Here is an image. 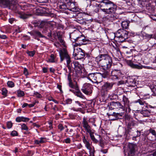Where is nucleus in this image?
<instances>
[{
	"mask_svg": "<svg viewBox=\"0 0 156 156\" xmlns=\"http://www.w3.org/2000/svg\"><path fill=\"white\" fill-rule=\"evenodd\" d=\"M87 78L91 81L97 84L102 81L101 75L99 73H89L88 75Z\"/></svg>",
	"mask_w": 156,
	"mask_h": 156,
	"instance_id": "obj_8",
	"label": "nucleus"
},
{
	"mask_svg": "<svg viewBox=\"0 0 156 156\" xmlns=\"http://www.w3.org/2000/svg\"><path fill=\"white\" fill-rule=\"evenodd\" d=\"M100 151L101 152H102L103 154H106L108 152V149H101L100 150Z\"/></svg>",
	"mask_w": 156,
	"mask_h": 156,
	"instance_id": "obj_55",
	"label": "nucleus"
},
{
	"mask_svg": "<svg viewBox=\"0 0 156 156\" xmlns=\"http://www.w3.org/2000/svg\"><path fill=\"white\" fill-rule=\"evenodd\" d=\"M58 129L60 130V131H62L64 129V127L63 126V125L61 124H60L58 126Z\"/></svg>",
	"mask_w": 156,
	"mask_h": 156,
	"instance_id": "obj_44",
	"label": "nucleus"
},
{
	"mask_svg": "<svg viewBox=\"0 0 156 156\" xmlns=\"http://www.w3.org/2000/svg\"><path fill=\"white\" fill-rule=\"evenodd\" d=\"M136 132H137V135L136 136L133 137V140H136V138L137 137L140 136L141 135V133L140 131H139L137 130Z\"/></svg>",
	"mask_w": 156,
	"mask_h": 156,
	"instance_id": "obj_43",
	"label": "nucleus"
},
{
	"mask_svg": "<svg viewBox=\"0 0 156 156\" xmlns=\"http://www.w3.org/2000/svg\"><path fill=\"white\" fill-rule=\"evenodd\" d=\"M120 71L118 69L113 70L111 72V76L118 75V73H120Z\"/></svg>",
	"mask_w": 156,
	"mask_h": 156,
	"instance_id": "obj_34",
	"label": "nucleus"
},
{
	"mask_svg": "<svg viewBox=\"0 0 156 156\" xmlns=\"http://www.w3.org/2000/svg\"><path fill=\"white\" fill-rule=\"evenodd\" d=\"M15 19L13 18H10L9 19V22L11 23H12L15 21Z\"/></svg>",
	"mask_w": 156,
	"mask_h": 156,
	"instance_id": "obj_58",
	"label": "nucleus"
},
{
	"mask_svg": "<svg viewBox=\"0 0 156 156\" xmlns=\"http://www.w3.org/2000/svg\"><path fill=\"white\" fill-rule=\"evenodd\" d=\"M33 34L34 35L37 36L39 37H43V36L42 35V34L40 32L37 31H35L33 32Z\"/></svg>",
	"mask_w": 156,
	"mask_h": 156,
	"instance_id": "obj_38",
	"label": "nucleus"
},
{
	"mask_svg": "<svg viewBox=\"0 0 156 156\" xmlns=\"http://www.w3.org/2000/svg\"><path fill=\"white\" fill-rule=\"evenodd\" d=\"M63 141L67 144H70L71 143V140L70 138H68L65 139H64Z\"/></svg>",
	"mask_w": 156,
	"mask_h": 156,
	"instance_id": "obj_49",
	"label": "nucleus"
},
{
	"mask_svg": "<svg viewBox=\"0 0 156 156\" xmlns=\"http://www.w3.org/2000/svg\"><path fill=\"white\" fill-rule=\"evenodd\" d=\"M83 51L80 48H75L74 49L73 55L77 59L83 58L85 56Z\"/></svg>",
	"mask_w": 156,
	"mask_h": 156,
	"instance_id": "obj_11",
	"label": "nucleus"
},
{
	"mask_svg": "<svg viewBox=\"0 0 156 156\" xmlns=\"http://www.w3.org/2000/svg\"><path fill=\"white\" fill-rule=\"evenodd\" d=\"M114 83L108 82H105L101 87V92L104 95L107 94L112 88Z\"/></svg>",
	"mask_w": 156,
	"mask_h": 156,
	"instance_id": "obj_9",
	"label": "nucleus"
},
{
	"mask_svg": "<svg viewBox=\"0 0 156 156\" xmlns=\"http://www.w3.org/2000/svg\"><path fill=\"white\" fill-rule=\"evenodd\" d=\"M69 87L73 89H75V90H78V86L76 82L75 85L72 82V81L69 82Z\"/></svg>",
	"mask_w": 156,
	"mask_h": 156,
	"instance_id": "obj_27",
	"label": "nucleus"
},
{
	"mask_svg": "<svg viewBox=\"0 0 156 156\" xmlns=\"http://www.w3.org/2000/svg\"><path fill=\"white\" fill-rule=\"evenodd\" d=\"M33 96H35L37 98H41L42 97V95L37 92L34 91V93Z\"/></svg>",
	"mask_w": 156,
	"mask_h": 156,
	"instance_id": "obj_37",
	"label": "nucleus"
},
{
	"mask_svg": "<svg viewBox=\"0 0 156 156\" xmlns=\"http://www.w3.org/2000/svg\"><path fill=\"white\" fill-rule=\"evenodd\" d=\"M7 38L6 35H1L0 34V38L2 39H7Z\"/></svg>",
	"mask_w": 156,
	"mask_h": 156,
	"instance_id": "obj_52",
	"label": "nucleus"
},
{
	"mask_svg": "<svg viewBox=\"0 0 156 156\" xmlns=\"http://www.w3.org/2000/svg\"><path fill=\"white\" fill-rule=\"evenodd\" d=\"M150 88L153 92L152 95L153 96H156V85L154 84L151 85Z\"/></svg>",
	"mask_w": 156,
	"mask_h": 156,
	"instance_id": "obj_28",
	"label": "nucleus"
},
{
	"mask_svg": "<svg viewBox=\"0 0 156 156\" xmlns=\"http://www.w3.org/2000/svg\"><path fill=\"white\" fill-rule=\"evenodd\" d=\"M76 90L75 95L77 97L82 98H83L84 96L82 93L79 90V87H78V90Z\"/></svg>",
	"mask_w": 156,
	"mask_h": 156,
	"instance_id": "obj_30",
	"label": "nucleus"
},
{
	"mask_svg": "<svg viewBox=\"0 0 156 156\" xmlns=\"http://www.w3.org/2000/svg\"><path fill=\"white\" fill-rule=\"evenodd\" d=\"M55 56L53 54H51L50 55V58L48 59V62H55Z\"/></svg>",
	"mask_w": 156,
	"mask_h": 156,
	"instance_id": "obj_31",
	"label": "nucleus"
},
{
	"mask_svg": "<svg viewBox=\"0 0 156 156\" xmlns=\"http://www.w3.org/2000/svg\"><path fill=\"white\" fill-rule=\"evenodd\" d=\"M60 43L64 46H65V41L64 40L62 39V38H60L59 40H58Z\"/></svg>",
	"mask_w": 156,
	"mask_h": 156,
	"instance_id": "obj_53",
	"label": "nucleus"
},
{
	"mask_svg": "<svg viewBox=\"0 0 156 156\" xmlns=\"http://www.w3.org/2000/svg\"><path fill=\"white\" fill-rule=\"evenodd\" d=\"M57 88L60 91H62V86L59 85H58L57 86Z\"/></svg>",
	"mask_w": 156,
	"mask_h": 156,
	"instance_id": "obj_63",
	"label": "nucleus"
},
{
	"mask_svg": "<svg viewBox=\"0 0 156 156\" xmlns=\"http://www.w3.org/2000/svg\"><path fill=\"white\" fill-rule=\"evenodd\" d=\"M23 73L26 76H27L29 74L28 70L26 68H24Z\"/></svg>",
	"mask_w": 156,
	"mask_h": 156,
	"instance_id": "obj_50",
	"label": "nucleus"
},
{
	"mask_svg": "<svg viewBox=\"0 0 156 156\" xmlns=\"http://www.w3.org/2000/svg\"><path fill=\"white\" fill-rule=\"evenodd\" d=\"M127 83L128 84V86L130 87H134L136 84V81L134 78L133 77L129 76L127 78L126 80Z\"/></svg>",
	"mask_w": 156,
	"mask_h": 156,
	"instance_id": "obj_17",
	"label": "nucleus"
},
{
	"mask_svg": "<svg viewBox=\"0 0 156 156\" xmlns=\"http://www.w3.org/2000/svg\"><path fill=\"white\" fill-rule=\"evenodd\" d=\"M130 22L128 21H123L121 23V26L123 29H127L129 26Z\"/></svg>",
	"mask_w": 156,
	"mask_h": 156,
	"instance_id": "obj_26",
	"label": "nucleus"
},
{
	"mask_svg": "<svg viewBox=\"0 0 156 156\" xmlns=\"http://www.w3.org/2000/svg\"><path fill=\"white\" fill-rule=\"evenodd\" d=\"M138 4L140 7H145L149 11L152 12L154 11L155 6H156V0H140L139 1Z\"/></svg>",
	"mask_w": 156,
	"mask_h": 156,
	"instance_id": "obj_6",
	"label": "nucleus"
},
{
	"mask_svg": "<svg viewBox=\"0 0 156 156\" xmlns=\"http://www.w3.org/2000/svg\"><path fill=\"white\" fill-rule=\"evenodd\" d=\"M112 76V78L113 80H115V79H118V75H112L111 76Z\"/></svg>",
	"mask_w": 156,
	"mask_h": 156,
	"instance_id": "obj_54",
	"label": "nucleus"
},
{
	"mask_svg": "<svg viewBox=\"0 0 156 156\" xmlns=\"http://www.w3.org/2000/svg\"><path fill=\"white\" fill-rule=\"evenodd\" d=\"M7 126L8 128H11L12 126V124L11 122H7Z\"/></svg>",
	"mask_w": 156,
	"mask_h": 156,
	"instance_id": "obj_46",
	"label": "nucleus"
},
{
	"mask_svg": "<svg viewBox=\"0 0 156 156\" xmlns=\"http://www.w3.org/2000/svg\"><path fill=\"white\" fill-rule=\"evenodd\" d=\"M96 60L100 62L102 66L108 69L111 67L112 64L111 57L107 54H101L96 58Z\"/></svg>",
	"mask_w": 156,
	"mask_h": 156,
	"instance_id": "obj_4",
	"label": "nucleus"
},
{
	"mask_svg": "<svg viewBox=\"0 0 156 156\" xmlns=\"http://www.w3.org/2000/svg\"><path fill=\"white\" fill-rule=\"evenodd\" d=\"M68 9L73 12H77L79 9L77 6V4L75 2L69 1L67 3Z\"/></svg>",
	"mask_w": 156,
	"mask_h": 156,
	"instance_id": "obj_13",
	"label": "nucleus"
},
{
	"mask_svg": "<svg viewBox=\"0 0 156 156\" xmlns=\"http://www.w3.org/2000/svg\"><path fill=\"white\" fill-rule=\"evenodd\" d=\"M59 8L61 9H68V7L67 6V3L66 5L65 3H62L59 5Z\"/></svg>",
	"mask_w": 156,
	"mask_h": 156,
	"instance_id": "obj_33",
	"label": "nucleus"
},
{
	"mask_svg": "<svg viewBox=\"0 0 156 156\" xmlns=\"http://www.w3.org/2000/svg\"><path fill=\"white\" fill-rule=\"evenodd\" d=\"M8 86L10 87H12L14 86V83L12 81H9L7 83Z\"/></svg>",
	"mask_w": 156,
	"mask_h": 156,
	"instance_id": "obj_39",
	"label": "nucleus"
},
{
	"mask_svg": "<svg viewBox=\"0 0 156 156\" xmlns=\"http://www.w3.org/2000/svg\"><path fill=\"white\" fill-rule=\"evenodd\" d=\"M35 104V103H33L32 104H28V106L29 108H31L34 107V105Z\"/></svg>",
	"mask_w": 156,
	"mask_h": 156,
	"instance_id": "obj_61",
	"label": "nucleus"
},
{
	"mask_svg": "<svg viewBox=\"0 0 156 156\" xmlns=\"http://www.w3.org/2000/svg\"><path fill=\"white\" fill-rule=\"evenodd\" d=\"M92 88L91 84L88 83H85L83 85L81 90L86 94L90 95L92 93Z\"/></svg>",
	"mask_w": 156,
	"mask_h": 156,
	"instance_id": "obj_12",
	"label": "nucleus"
},
{
	"mask_svg": "<svg viewBox=\"0 0 156 156\" xmlns=\"http://www.w3.org/2000/svg\"><path fill=\"white\" fill-rule=\"evenodd\" d=\"M99 74L101 75V78L103 77L105 78L108 76L109 74V72L108 70H104L102 73H100Z\"/></svg>",
	"mask_w": 156,
	"mask_h": 156,
	"instance_id": "obj_24",
	"label": "nucleus"
},
{
	"mask_svg": "<svg viewBox=\"0 0 156 156\" xmlns=\"http://www.w3.org/2000/svg\"><path fill=\"white\" fill-rule=\"evenodd\" d=\"M21 126L22 129L24 130L27 131L28 130V128L25 124H23L21 125Z\"/></svg>",
	"mask_w": 156,
	"mask_h": 156,
	"instance_id": "obj_40",
	"label": "nucleus"
},
{
	"mask_svg": "<svg viewBox=\"0 0 156 156\" xmlns=\"http://www.w3.org/2000/svg\"><path fill=\"white\" fill-rule=\"evenodd\" d=\"M144 37H145L147 39H150L153 37V34H145V35H144Z\"/></svg>",
	"mask_w": 156,
	"mask_h": 156,
	"instance_id": "obj_41",
	"label": "nucleus"
},
{
	"mask_svg": "<svg viewBox=\"0 0 156 156\" xmlns=\"http://www.w3.org/2000/svg\"><path fill=\"white\" fill-rule=\"evenodd\" d=\"M110 108L112 109H117L119 112V113L114 112L112 114L107 113L110 120H113L117 119L118 115H121V114L124 113L126 111L125 110V107H124L122 105L119 101H113L111 102Z\"/></svg>",
	"mask_w": 156,
	"mask_h": 156,
	"instance_id": "obj_2",
	"label": "nucleus"
},
{
	"mask_svg": "<svg viewBox=\"0 0 156 156\" xmlns=\"http://www.w3.org/2000/svg\"><path fill=\"white\" fill-rule=\"evenodd\" d=\"M77 22L81 24H83L84 23V20H78L77 21Z\"/></svg>",
	"mask_w": 156,
	"mask_h": 156,
	"instance_id": "obj_60",
	"label": "nucleus"
},
{
	"mask_svg": "<svg viewBox=\"0 0 156 156\" xmlns=\"http://www.w3.org/2000/svg\"><path fill=\"white\" fill-rule=\"evenodd\" d=\"M74 66V69L76 70L80 71L82 68L81 65L77 61H75L73 62Z\"/></svg>",
	"mask_w": 156,
	"mask_h": 156,
	"instance_id": "obj_19",
	"label": "nucleus"
},
{
	"mask_svg": "<svg viewBox=\"0 0 156 156\" xmlns=\"http://www.w3.org/2000/svg\"><path fill=\"white\" fill-rule=\"evenodd\" d=\"M28 104L27 103H24L23 105H22V107L23 108H24L25 107H26V106H28Z\"/></svg>",
	"mask_w": 156,
	"mask_h": 156,
	"instance_id": "obj_64",
	"label": "nucleus"
},
{
	"mask_svg": "<svg viewBox=\"0 0 156 156\" xmlns=\"http://www.w3.org/2000/svg\"><path fill=\"white\" fill-rule=\"evenodd\" d=\"M47 24V23L45 21H42L40 24V27H44V26Z\"/></svg>",
	"mask_w": 156,
	"mask_h": 156,
	"instance_id": "obj_47",
	"label": "nucleus"
},
{
	"mask_svg": "<svg viewBox=\"0 0 156 156\" xmlns=\"http://www.w3.org/2000/svg\"><path fill=\"white\" fill-rule=\"evenodd\" d=\"M143 68L148 69H153L152 67L148 66H143Z\"/></svg>",
	"mask_w": 156,
	"mask_h": 156,
	"instance_id": "obj_59",
	"label": "nucleus"
},
{
	"mask_svg": "<svg viewBox=\"0 0 156 156\" xmlns=\"http://www.w3.org/2000/svg\"><path fill=\"white\" fill-rule=\"evenodd\" d=\"M99 8L105 14H108L105 18L109 21H113L117 19L118 16L115 14L117 6L113 2L109 0H103L99 4L93 1L91 5Z\"/></svg>",
	"mask_w": 156,
	"mask_h": 156,
	"instance_id": "obj_1",
	"label": "nucleus"
},
{
	"mask_svg": "<svg viewBox=\"0 0 156 156\" xmlns=\"http://www.w3.org/2000/svg\"><path fill=\"white\" fill-rule=\"evenodd\" d=\"M136 147V145L130 143L129 144L128 156H133L134 155L135 149Z\"/></svg>",
	"mask_w": 156,
	"mask_h": 156,
	"instance_id": "obj_16",
	"label": "nucleus"
},
{
	"mask_svg": "<svg viewBox=\"0 0 156 156\" xmlns=\"http://www.w3.org/2000/svg\"><path fill=\"white\" fill-rule=\"evenodd\" d=\"M15 31L16 33H19L21 31L19 27H18L17 29H16Z\"/></svg>",
	"mask_w": 156,
	"mask_h": 156,
	"instance_id": "obj_57",
	"label": "nucleus"
},
{
	"mask_svg": "<svg viewBox=\"0 0 156 156\" xmlns=\"http://www.w3.org/2000/svg\"><path fill=\"white\" fill-rule=\"evenodd\" d=\"M72 102V100L70 99H68L66 100V103L67 104H70Z\"/></svg>",
	"mask_w": 156,
	"mask_h": 156,
	"instance_id": "obj_56",
	"label": "nucleus"
},
{
	"mask_svg": "<svg viewBox=\"0 0 156 156\" xmlns=\"http://www.w3.org/2000/svg\"><path fill=\"white\" fill-rule=\"evenodd\" d=\"M130 33L123 29H119L116 32L115 36L118 38L120 40L121 42L126 41L129 36Z\"/></svg>",
	"mask_w": 156,
	"mask_h": 156,
	"instance_id": "obj_7",
	"label": "nucleus"
},
{
	"mask_svg": "<svg viewBox=\"0 0 156 156\" xmlns=\"http://www.w3.org/2000/svg\"><path fill=\"white\" fill-rule=\"evenodd\" d=\"M122 101L124 102V105L126 108V112H129L131 109L129 106V101L128 98L125 95H123V96Z\"/></svg>",
	"mask_w": 156,
	"mask_h": 156,
	"instance_id": "obj_15",
	"label": "nucleus"
},
{
	"mask_svg": "<svg viewBox=\"0 0 156 156\" xmlns=\"http://www.w3.org/2000/svg\"><path fill=\"white\" fill-rule=\"evenodd\" d=\"M71 73L69 72V74L67 76V79L69 81V82L72 81V78L71 77Z\"/></svg>",
	"mask_w": 156,
	"mask_h": 156,
	"instance_id": "obj_48",
	"label": "nucleus"
},
{
	"mask_svg": "<svg viewBox=\"0 0 156 156\" xmlns=\"http://www.w3.org/2000/svg\"><path fill=\"white\" fill-rule=\"evenodd\" d=\"M27 54H28L29 56L30 57H33L35 54V51H28L27 52Z\"/></svg>",
	"mask_w": 156,
	"mask_h": 156,
	"instance_id": "obj_36",
	"label": "nucleus"
},
{
	"mask_svg": "<svg viewBox=\"0 0 156 156\" xmlns=\"http://www.w3.org/2000/svg\"><path fill=\"white\" fill-rule=\"evenodd\" d=\"M11 134L13 136H16L17 135V132L16 131L14 130L12 132Z\"/></svg>",
	"mask_w": 156,
	"mask_h": 156,
	"instance_id": "obj_51",
	"label": "nucleus"
},
{
	"mask_svg": "<svg viewBox=\"0 0 156 156\" xmlns=\"http://www.w3.org/2000/svg\"><path fill=\"white\" fill-rule=\"evenodd\" d=\"M136 102H138L141 105H145L146 107L148 109L150 108H154V107H152L151 105H147V103L145 102L142 99H138L137 100V101H136Z\"/></svg>",
	"mask_w": 156,
	"mask_h": 156,
	"instance_id": "obj_20",
	"label": "nucleus"
},
{
	"mask_svg": "<svg viewBox=\"0 0 156 156\" xmlns=\"http://www.w3.org/2000/svg\"><path fill=\"white\" fill-rule=\"evenodd\" d=\"M47 141V140L45 138L41 137L40 139V140H35L34 142L35 144H39L45 143Z\"/></svg>",
	"mask_w": 156,
	"mask_h": 156,
	"instance_id": "obj_23",
	"label": "nucleus"
},
{
	"mask_svg": "<svg viewBox=\"0 0 156 156\" xmlns=\"http://www.w3.org/2000/svg\"><path fill=\"white\" fill-rule=\"evenodd\" d=\"M95 122V120L94 118H90L88 119L86 117H84L83 119L81 125L86 131V133L89 134L91 139L93 142L97 143L98 142V140L95 138L94 135V132L92 131L91 128L88 123L89 122H91L93 124L94 126H96V125L94 124Z\"/></svg>",
	"mask_w": 156,
	"mask_h": 156,
	"instance_id": "obj_3",
	"label": "nucleus"
},
{
	"mask_svg": "<svg viewBox=\"0 0 156 156\" xmlns=\"http://www.w3.org/2000/svg\"><path fill=\"white\" fill-rule=\"evenodd\" d=\"M30 119L28 118L24 117L23 116L18 117L16 119V120L17 122H26L29 121Z\"/></svg>",
	"mask_w": 156,
	"mask_h": 156,
	"instance_id": "obj_21",
	"label": "nucleus"
},
{
	"mask_svg": "<svg viewBox=\"0 0 156 156\" xmlns=\"http://www.w3.org/2000/svg\"><path fill=\"white\" fill-rule=\"evenodd\" d=\"M130 66L131 67L133 68L137 69H141L143 68V66L140 64H135L132 63L130 64Z\"/></svg>",
	"mask_w": 156,
	"mask_h": 156,
	"instance_id": "obj_25",
	"label": "nucleus"
},
{
	"mask_svg": "<svg viewBox=\"0 0 156 156\" xmlns=\"http://www.w3.org/2000/svg\"><path fill=\"white\" fill-rule=\"evenodd\" d=\"M75 44H74L75 47L77 46H80L82 45L85 44L84 43L86 40L84 36H81L80 37H77L76 38H73Z\"/></svg>",
	"mask_w": 156,
	"mask_h": 156,
	"instance_id": "obj_14",
	"label": "nucleus"
},
{
	"mask_svg": "<svg viewBox=\"0 0 156 156\" xmlns=\"http://www.w3.org/2000/svg\"><path fill=\"white\" fill-rule=\"evenodd\" d=\"M82 138V140L85 145V147L89 150V156H94L95 151L94 147L91 145L89 141L86 139L85 136H83Z\"/></svg>",
	"mask_w": 156,
	"mask_h": 156,
	"instance_id": "obj_10",
	"label": "nucleus"
},
{
	"mask_svg": "<svg viewBox=\"0 0 156 156\" xmlns=\"http://www.w3.org/2000/svg\"><path fill=\"white\" fill-rule=\"evenodd\" d=\"M7 90L5 88H3L2 90V94L3 95L5 96H6L7 95Z\"/></svg>",
	"mask_w": 156,
	"mask_h": 156,
	"instance_id": "obj_42",
	"label": "nucleus"
},
{
	"mask_svg": "<svg viewBox=\"0 0 156 156\" xmlns=\"http://www.w3.org/2000/svg\"><path fill=\"white\" fill-rule=\"evenodd\" d=\"M59 52L61 61L62 62L65 58L66 59L67 67L69 70V72L72 73V68H74V66H73V62H71L70 58L68 53L66 49L65 48H60Z\"/></svg>",
	"mask_w": 156,
	"mask_h": 156,
	"instance_id": "obj_5",
	"label": "nucleus"
},
{
	"mask_svg": "<svg viewBox=\"0 0 156 156\" xmlns=\"http://www.w3.org/2000/svg\"><path fill=\"white\" fill-rule=\"evenodd\" d=\"M82 147V146L81 144H79L77 145V148L79 149H80Z\"/></svg>",
	"mask_w": 156,
	"mask_h": 156,
	"instance_id": "obj_62",
	"label": "nucleus"
},
{
	"mask_svg": "<svg viewBox=\"0 0 156 156\" xmlns=\"http://www.w3.org/2000/svg\"><path fill=\"white\" fill-rule=\"evenodd\" d=\"M75 34L74 33L72 34L71 35H70V37L71 39V40L73 42H75L73 38H76L77 37H75L74 36Z\"/></svg>",
	"mask_w": 156,
	"mask_h": 156,
	"instance_id": "obj_45",
	"label": "nucleus"
},
{
	"mask_svg": "<svg viewBox=\"0 0 156 156\" xmlns=\"http://www.w3.org/2000/svg\"><path fill=\"white\" fill-rule=\"evenodd\" d=\"M149 133H151L152 135L154 136L153 137V139L152 140H151L154 141V140H156V133L155 131V130L153 129H150L149 130Z\"/></svg>",
	"mask_w": 156,
	"mask_h": 156,
	"instance_id": "obj_29",
	"label": "nucleus"
},
{
	"mask_svg": "<svg viewBox=\"0 0 156 156\" xmlns=\"http://www.w3.org/2000/svg\"><path fill=\"white\" fill-rule=\"evenodd\" d=\"M151 112H153L151 111V110H142L140 112L141 113L144 117L149 116Z\"/></svg>",
	"mask_w": 156,
	"mask_h": 156,
	"instance_id": "obj_22",
	"label": "nucleus"
},
{
	"mask_svg": "<svg viewBox=\"0 0 156 156\" xmlns=\"http://www.w3.org/2000/svg\"><path fill=\"white\" fill-rule=\"evenodd\" d=\"M17 95L19 97H22L25 94L24 92L23 91H22L20 90H19L17 91Z\"/></svg>",
	"mask_w": 156,
	"mask_h": 156,
	"instance_id": "obj_35",
	"label": "nucleus"
},
{
	"mask_svg": "<svg viewBox=\"0 0 156 156\" xmlns=\"http://www.w3.org/2000/svg\"><path fill=\"white\" fill-rule=\"evenodd\" d=\"M29 15L24 13H22L19 16V17L23 19H26L28 18Z\"/></svg>",
	"mask_w": 156,
	"mask_h": 156,
	"instance_id": "obj_32",
	"label": "nucleus"
},
{
	"mask_svg": "<svg viewBox=\"0 0 156 156\" xmlns=\"http://www.w3.org/2000/svg\"><path fill=\"white\" fill-rule=\"evenodd\" d=\"M10 3L9 0H0V4L2 7H3L9 6Z\"/></svg>",
	"mask_w": 156,
	"mask_h": 156,
	"instance_id": "obj_18",
	"label": "nucleus"
}]
</instances>
